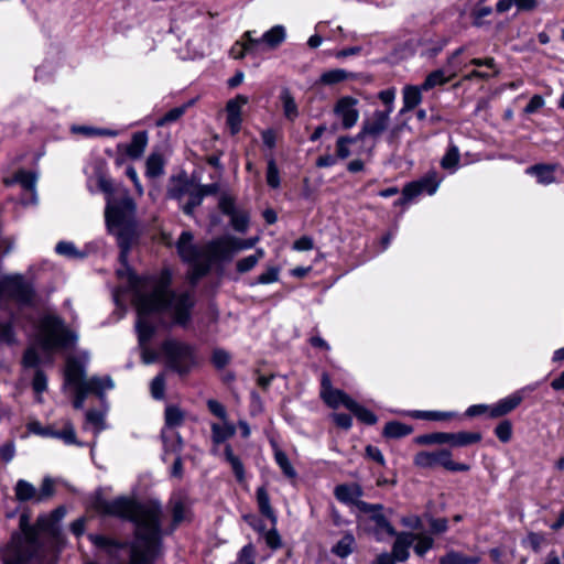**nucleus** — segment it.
Returning a JSON list of instances; mask_svg holds the SVG:
<instances>
[{"mask_svg":"<svg viewBox=\"0 0 564 564\" xmlns=\"http://www.w3.org/2000/svg\"><path fill=\"white\" fill-rule=\"evenodd\" d=\"M280 270L276 267L269 268L265 272L258 276V283L270 284L279 280Z\"/></svg>","mask_w":564,"mask_h":564,"instance_id":"nucleus-62","label":"nucleus"},{"mask_svg":"<svg viewBox=\"0 0 564 564\" xmlns=\"http://www.w3.org/2000/svg\"><path fill=\"white\" fill-rule=\"evenodd\" d=\"M148 144V134L145 131L135 132L132 135L131 143L127 148V154L131 159H139Z\"/></svg>","mask_w":564,"mask_h":564,"instance_id":"nucleus-29","label":"nucleus"},{"mask_svg":"<svg viewBox=\"0 0 564 564\" xmlns=\"http://www.w3.org/2000/svg\"><path fill=\"white\" fill-rule=\"evenodd\" d=\"M208 410L216 415L217 417L221 419L223 421L227 420V412L224 405L216 401V400H208L207 401Z\"/></svg>","mask_w":564,"mask_h":564,"instance_id":"nucleus-64","label":"nucleus"},{"mask_svg":"<svg viewBox=\"0 0 564 564\" xmlns=\"http://www.w3.org/2000/svg\"><path fill=\"white\" fill-rule=\"evenodd\" d=\"M459 149L455 144H451L441 160V166L444 170L455 171L459 164Z\"/></svg>","mask_w":564,"mask_h":564,"instance_id":"nucleus-34","label":"nucleus"},{"mask_svg":"<svg viewBox=\"0 0 564 564\" xmlns=\"http://www.w3.org/2000/svg\"><path fill=\"white\" fill-rule=\"evenodd\" d=\"M185 112V107H176L169 110L163 117L156 121L158 127H163L178 120Z\"/></svg>","mask_w":564,"mask_h":564,"instance_id":"nucleus-54","label":"nucleus"},{"mask_svg":"<svg viewBox=\"0 0 564 564\" xmlns=\"http://www.w3.org/2000/svg\"><path fill=\"white\" fill-rule=\"evenodd\" d=\"M267 183L272 188H278L281 184L280 172L273 158L268 160Z\"/></svg>","mask_w":564,"mask_h":564,"instance_id":"nucleus-45","label":"nucleus"},{"mask_svg":"<svg viewBox=\"0 0 564 564\" xmlns=\"http://www.w3.org/2000/svg\"><path fill=\"white\" fill-rule=\"evenodd\" d=\"M161 354L165 359L166 367L180 376L189 373L198 365L195 348L184 341L164 340L161 345Z\"/></svg>","mask_w":564,"mask_h":564,"instance_id":"nucleus-7","label":"nucleus"},{"mask_svg":"<svg viewBox=\"0 0 564 564\" xmlns=\"http://www.w3.org/2000/svg\"><path fill=\"white\" fill-rule=\"evenodd\" d=\"M522 401L521 395L512 394L505 399H501L498 403L490 406V416L499 417L516 409Z\"/></svg>","mask_w":564,"mask_h":564,"instance_id":"nucleus-21","label":"nucleus"},{"mask_svg":"<svg viewBox=\"0 0 564 564\" xmlns=\"http://www.w3.org/2000/svg\"><path fill=\"white\" fill-rule=\"evenodd\" d=\"M554 171V165L536 164L530 166L527 173L534 175L540 184L547 185L555 181Z\"/></svg>","mask_w":564,"mask_h":564,"instance_id":"nucleus-28","label":"nucleus"},{"mask_svg":"<svg viewBox=\"0 0 564 564\" xmlns=\"http://www.w3.org/2000/svg\"><path fill=\"white\" fill-rule=\"evenodd\" d=\"M29 432L40 435L42 437H53L56 436V431L52 425L43 426L39 421H31L28 423Z\"/></svg>","mask_w":564,"mask_h":564,"instance_id":"nucleus-43","label":"nucleus"},{"mask_svg":"<svg viewBox=\"0 0 564 564\" xmlns=\"http://www.w3.org/2000/svg\"><path fill=\"white\" fill-rule=\"evenodd\" d=\"M257 502L261 514L268 518L272 525H275L278 520L276 514L271 507L270 497L264 487H259L257 489Z\"/></svg>","mask_w":564,"mask_h":564,"instance_id":"nucleus-22","label":"nucleus"},{"mask_svg":"<svg viewBox=\"0 0 564 564\" xmlns=\"http://www.w3.org/2000/svg\"><path fill=\"white\" fill-rule=\"evenodd\" d=\"M193 235L189 231H183L177 240L176 248L180 257L186 262H197L204 258L203 247L198 248L193 243Z\"/></svg>","mask_w":564,"mask_h":564,"instance_id":"nucleus-16","label":"nucleus"},{"mask_svg":"<svg viewBox=\"0 0 564 564\" xmlns=\"http://www.w3.org/2000/svg\"><path fill=\"white\" fill-rule=\"evenodd\" d=\"M481 440L480 433L471 432H458V433H445L437 432L431 434H424L416 437V442L422 445L430 444H451L452 446L463 447L474 443H478Z\"/></svg>","mask_w":564,"mask_h":564,"instance_id":"nucleus-9","label":"nucleus"},{"mask_svg":"<svg viewBox=\"0 0 564 564\" xmlns=\"http://www.w3.org/2000/svg\"><path fill=\"white\" fill-rule=\"evenodd\" d=\"M451 452L438 449L434 452H419L414 457V464L421 468H435L442 466L447 469L451 464Z\"/></svg>","mask_w":564,"mask_h":564,"instance_id":"nucleus-15","label":"nucleus"},{"mask_svg":"<svg viewBox=\"0 0 564 564\" xmlns=\"http://www.w3.org/2000/svg\"><path fill=\"white\" fill-rule=\"evenodd\" d=\"M419 182L421 184L420 186L423 192H426L427 194L433 195L434 193H436V191L440 186L441 178L438 177L436 172H430L424 177L419 180Z\"/></svg>","mask_w":564,"mask_h":564,"instance_id":"nucleus-40","label":"nucleus"},{"mask_svg":"<svg viewBox=\"0 0 564 564\" xmlns=\"http://www.w3.org/2000/svg\"><path fill=\"white\" fill-rule=\"evenodd\" d=\"M355 539L351 534L344 535L333 547V552L339 557L348 556L354 550Z\"/></svg>","mask_w":564,"mask_h":564,"instance_id":"nucleus-39","label":"nucleus"},{"mask_svg":"<svg viewBox=\"0 0 564 564\" xmlns=\"http://www.w3.org/2000/svg\"><path fill=\"white\" fill-rule=\"evenodd\" d=\"M151 395L155 400H162L165 397V375L159 373L150 383Z\"/></svg>","mask_w":564,"mask_h":564,"instance_id":"nucleus-42","label":"nucleus"},{"mask_svg":"<svg viewBox=\"0 0 564 564\" xmlns=\"http://www.w3.org/2000/svg\"><path fill=\"white\" fill-rule=\"evenodd\" d=\"M98 183L107 195L105 216L108 229L117 237L121 249L119 259L127 265L128 252L135 235V204L126 188H115L110 180L100 177Z\"/></svg>","mask_w":564,"mask_h":564,"instance_id":"nucleus-3","label":"nucleus"},{"mask_svg":"<svg viewBox=\"0 0 564 564\" xmlns=\"http://www.w3.org/2000/svg\"><path fill=\"white\" fill-rule=\"evenodd\" d=\"M172 517L175 525L180 524L186 518L185 505L180 499L172 502Z\"/></svg>","mask_w":564,"mask_h":564,"instance_id":"nucleus-60","label":"nucleus"},{"mask_svg":"<svg viewBox=\"0 0 564 564\" xmlns=\"http://www.w3.org/2000/svg\"><path fill=\"white\" fill-rule=\"evenodd\" d=\"M184 413L177 408L170 405L165 410V423L170 427L178 426L183 423Z\"/></svg>","mask_w":564,"mask_h":564,"instance_id":"nucleus-46","label":"nucleus"},{"mask_svg":"<svg viewBox=\"0 0 564 564\" xmlns=\"http://www.w3.org/2000/svg\"><path fill=\"white\" fill-rule=\"evenodd\" d=\"M358 99L344 96L340 97L334 106V115L340 120L341 127L349 130L356 126L359 120Z\"/></svg>","mask_w":564,"mask_h":564,"instance_id":"nucleus-12","label":"nucleus"},{"mask_svg":"<svg viewBox=\"0 0 564 564\" xmlns=\"http://www.w3.org/2000/svg\"><path fill=\"white\" fill-rule=\"evenodd\" d=\"M193 264L191 281L195 283L198 279L204 276L210 269V263L206 260L197 262H191Z\"/></svg>","mask_w":564,"mask_h":564,"instance_id":"nucleus-58","label":"nucleus"},{"mask_svg":"<svg viewBox=\"0 0 564 564\" xmlns=\"http://www.w3.org/2000/svg\"><path fill=\"white\" fill-rule=\"evenodd\" d=\"M218 207L223 214L229 217L237 212L235 198L227 194L220 196Z\"/></svg>","mask_w":564,"mask_h":564,"instance_id":"nucleus-56","label":"nucleus"},{"mask_svg":"<svg viewBox=\"0 0 564 564\" xmlns=\"http://www.w3.org/2000/svg\"><path fill=\"white\" fill-rule=\"evenodd\" d=\"M372 521L375 522L377 529L386 532L389 535H395L397 532L393 529V527L390 524V522L387 520V518L382 514L381 511L373 513L371 516Z\"/></svg>","mask_w":564,"mask_h":564,"instance_id":"nucleus-53","label":"nucleus"},{"mask_svg":"<svg viewBox=\"0 0 564 564\" xmlns=\"http://www.w3.org/2000/svg\"><path fill=\"white\" fill-rule=\"evenodd\" d=\"M235 253L232 236H221L203 246V260H206L210 264L230 261Z\"/></svg>","mask_w":564,"mask_h":564,"instance_id":"nucleus-10","label":"nucleus"},{"mask_svg":"<svg viewBox=\"0 0 564 564\" xmlns=\"http://www.w3.org/2000/svg\"><path fill=\"white\" fill-rule=\"evenodd\" d=\"M422 85L419 86H405L403 89V108L401 112L410 111L414 109L422 101Z\"/></svg>","mask_w":564,"mask_h":564,"instance_id":"nucleus-23","label":"nucleus"},{"mask_svg":"<svg viewBox=\"0 0 564 564\" xmlns=\"http://www.w3.org/2000/svg\"><path fill=\"white\" fill-rule=\"evenodd\" d=\"M348 410L351 411L358 420L366 424H375L377 422V416L373 412L369 411L365 406L358 404L356 401L349 402Z\"/></svg>","mask_w":564,"mask_h":564,"instance_id":"nucleus-35","label":"nucleus"},{"mask_svg":"<svg viewBox=\"0 0 564 564\" xmlns=\"http://www.w3.org/2000/svg\"><path fill=\"white\" fill-rule=\"evenodd\" d=\"M391 112V108L386 110H375L373 113L364 121L356 139L364 140L366 137L377 139L380 137L389 127Z\"/></svg>","mask_w":564,"mask_h":564,"instance_id":"nucleus-11","label":"nucleus"},{"mask_svg":"<svg viewBox=\"0 0 564 564\" xmlns=\"http://www.w3.org/2000/svg\"><path fill=\"white\" fill-rule=\"evenodd\" d=\"M55 438L62 440L66 445H78L82 446L76 438V433L73 424L66 420L62 431H56Z\"/></svg>","mask_w":564,"mask_h":564,"instance_id":"nucleus-38","label":"nucleus"},{"mask_svg":"<svg viewBox=\"0 0 564 564\" xmlns=\"http://www.w3.org/2000/svg\"><path fill=\"white\" fill-rule=\"evenodd\" d=\"M15 498L21 502L36 499V488L29 481L20 479L14 487Z\"/></svg>","mask_w":564,"mask_h":564,"instance_id":"nucleus-31","label":"nucleus"},{"mask_svg":"<svg viewBox=\"0 0 564 564\" xmlns=\"http://www.w3.org/2000/svg\"><path fill=\"white\" fill-rule=\"evenodd\" d=\"M90 356L88 351H82L77 356H68L65 366V383L72 387L74 391L73 405L75 409H82L89 393L101 398L106 390L115 387L109 376L91 378L86 377V366Z\"/></svg>","mask_w":564,"mask_h":564,"instance_id":"nucleus-4","label":"nucleus"},{"mask_svg":"<svg viewBox=\"0 0 564 564\" xmlns=\"http://www.w3.org/2000/svg\"><path fill=\"white\" fill-rule=\"evenodd\" d=\"M225 460L230 465L237 481L242 482L246 479L245 466L241 459L234 453L231 445L227 444L224 451Z\"/></svg>","mask_w":564,"mask_h":564,"instance_id":"nucleus-27","label":"nucleus"},{"mask_svg":"<svg viewBox=\"0 0 564 564\" xmlns=\"http://www.w3.org/2000/svg\"><path fill=\"white\" fill-rule=\"evenodd\" d=\"M230 223L236 231L245 232L248 228L249 216L243 212H236L230 216Z\"/></svg>","mask_w":564,"mask_h":564,"instance_id":"nucleus-50","label":"nucleus"},{"mask_svg":"<svg viewBox=\"0 0 564 564\" xmlns=\"http://www.w3.org/2000/svg\"><path fill=\"white\" fill-rule=\"evenodd\" d=\"M360 139L351 137H339L336 142V155L338 159L345 160L350 155L349 145Z\"/></svg>","mask_w":564,"mask_h":564,"instance_id":"nucleus-44","label":"nucleus"},{"mask_svg":"<svg viewBox=\"0 0 564 564\" xmlns=\"http://www.w3.org/2000/svg\"><path fill=\"white\" fill-rule=\"evenodd\" d=\"M236 433V426L227 420L224 421V424H212V440L213 443L219 445L224 443L226 440L232 437Z\"/></svg>","mask_w":564,"mask_h":564,"instance_id":"nucleus-26","label":"nucleus"},{"mask_svg":"<svg viewBox=\"0 0 564 564\" xmlns=\"http://www.w3.org/2000/svg\"><path fill=\"white\" fill-rule=\"evenodd\" d=\"M10 299L21 305H31L34 299L32 285L20 274L0 276V300Z\"/></svg>","mask_w":564,"mask_h":564,"instance_id":"nucleus-8","label":"nucleus"},{"mask_svg":"<svg viewBox=\"0 0 564 564\" xmlns=\"http://www.w3.org/2000/svg\"><path fill=\"white\" fill-rule=\"evenodd\" d=\"M495 434L502 443H508L512 436V424L510 421L505 420L500 422L496 429Z\"/></svg>","mask_w":564,"mask_h":564,"instance_id":"nucleus-51","label":"nucleus"},{"mask_svg":"<svg viewBox=\"0 0 564 564\" xmlns=\"http://www.w3.org/2000/svg\"><path fill=\"white\" fill-rule=\"evenodd\" d=\"M22 362L28 368L37 367L41 364V358L35 347H29L25 350Z\"/></svg>","mask_w":564,"mask_h":564,"instance_id":"nucleus-59","label":"nucleus"},{"mask_svg":"<svg viewBox=\"0 0 564 564\" xmlns=\"http://www.w3.org/2000/svg\"><path fill=\"white\" fill-rule=\"evenodd\" d=\"M420 182L419 181H415V182H411L409 184H406L402 191V195L403 197L399 200L395 202V205H399V204H403L405 202H409L411 200L412 198L416 197L417 195H420L421 193H423L421 186H420Z\"/></svg>","mask_w":564,"mask_h":564,"instance_id":"nucleus-47","label":"nucleus"},{"mask_svg":"<svg viewBox=\"0 0 564 564\" xmlns=\"http://www.w3.org/2000/svg\"><path fill=\"white\" fill-rule=\"evenodd\" d=\"M99 510L132 521L135 524V540L131 544L130 564H152L161 547V505L154 501L138 503L119 497L99 502Z\"/></svg>","mask_w":564,"mask_h":564,"instance_id":"nucleus-2","label":"nucleus"},{"mask_svg":"<svg viewBox=\"0 0 564 564\" xmlns=\"http://www.w3.org/2000/svg\"><path fill=\"white\" fill-rule=\"evenodd\" d=\"M54 494V482L51 478H45L41 485L40 492L36 495V500L41 501L51 497Z\"/></svg>","mask_w":564,"mask_h":564,"instance_id":"nucleus-63","label":"nucleus"},{"mask_svg":"<svg viewBox=\"0 0 564 564\" xmlns=\"http://www.w3.org/2000/svg\"><path fill=\"white\" fill-rule=\"evenodd\" d=\"M286 40V29L282 24L273 25L265 31L260 37L252 35L251 45L257 48L258 53L271 52L280 47Z\"/></svg>","mask_w":564,"mask_h":564,"instance_id":"nucleus-13","label":"nucleus"},{"mask_svg":"<svg viewBox=\"0 0 564 564\" xmlns=\"http://www.w3.org/2000/svg\"><path fill=\"white\" fill-rule=\"evenodd\" d=\"M55 251L67 258H83L84 253L79 252L75 245L69 241H61L56 245Z\"/></svg>","mask_w":564,"mask_h":564,"instance_id":"nucleus-48","label":"nucleus"},{"mask_svg":"<svg viewBox=\"0 0 564 564\" xmlns=\"http://www.w3.org/2000/svg\"><path fill=\"white\" fill-rule=\"evenodd\" d=\"M395 535L391 555L398 562H405L410 555L409 549L413 545L416 536L410 532H402Z\"/></svg>","mask_w":564,"mask_h":564,"instance_id":"nucleus-18","label":"nucleus"},{"mask_svg":"<svg viewBox=\"0 0 564 564\" xmlns=\"http://www.w3.org/2000/svg\"><path fill=\"white\" fill-rule=\"evenodd\" d=\"M78 336L68 329L57 316H45L37 333V344L43 351L51 354L58 349H65L77 341Z\"/></svg>","mask_w":564,"mask_h":564,"instance_id":"nucleus-5","label":"nucleus"},{"mask_svg":"<svg viewBox=\"0 0 564 564\" xmlns=\"http://www.w3.org/2000/svg\"><path fill=\"white\" fill-rule=\"evenodd\" d=\"M32 388L37 394L43 393L47 389V377L43 370L36 369L32 380Z\"/></svg>","mask_w":564,"mask_h":564,"instance_id":"nucleus-57","label":"nucleus"},{"mask_svg":"<svg viewBox=\"0 0 564 564\" xmlns=\"http://www.w3.org/2000/svg\"><path fill=\"white\" fill-rule=\"evenodd\" d=\"M23 535L13 534L3 554V564H29L40 550L36 530L24 524V518L20 521Z\"/></svg>","mask_w":564,"mask_h":564,"instance_id":"nucleus-6","label":"nucleus"},{"mask_svg":"<svg viewBox=\"0 0 564 564\" xmlns=\"http://www.w3.org/2000/svg\"><path fill=\"white\" fill-rule=\"evenodd\" d=\"M129 283L135 289L134 303L138 313L135 328L141 347L142 361L150 365L158 359V354L147 345L155 332L152 321L154 314L167 312L176 324L186 325L191 318V310L195 304L192 292L175 293L169 289L170 279L145 278L141 281L126 268Z\"/></svg>","mask_w":564,"mask_h":564,"instance_id":"nucleus-1","label":"nucleus"},{"mask_svg":"<svg viewBox=\"0 0 564 564\" xmlns=\"http://www.w3.org/2000/svg\"><path fill=\"white\" fill-rule=\"evenodd\" d=\"M188 196H189V199L188 202L183 206V212L186 214V215H193L194 213V209L199 206L203 202V197L202 195L194 188L191 189V192H188Z\"/></svg>","mask_w":564,"mask_h":564,"instance_id":"nucleus-55","label":"nucleus"},{"mask_svg":"<svg viewBox=\"0 0 564 564\" xmlns=\"http://www.w3.org/2000/svg\"><path fill=\"white\" fill-rule=\"evenodd\" d=\"M164 172L163 159L160 154L153 153L147 160V176L151 178L159 177Z\"/></svg>","mask_w":564,"mask_h":564,"instance_id":"nucleus-37","label":"nucleus"},{"mask_svg":"<svg viewBox=\"0 0 564 564\" xmlns=\"http://www.w3.org/2000/svg\"><path fill=\"white\" fill-rule=\"evenodd\" d=\"M254 31H247L241 36V41L236 42V44L232 46L230 53L234 58L240 59L243 58L247 54L251 55H258L257 48L252 47L251 41H252V34H254Z\"/></svg>","mask_w":564,"mask_h":564,"instance_id":"nucleus-20","label":"nucleus"},{"mask_svg":"<svg viewBox=\"0 0 564 564\" xmlns=\"http://www.w3.org/2000/svg\"><path fill=\"white\" fill-rule=\"evenodd\" d=\"M412 432L411 426L398 421H392L386 424L383 435L389 438H399L409 435Z\"/></svg>","mask_w":564,"mask_h":564,"instance_id":"nucleus-33","label":"nucleus"},{"mask_svg":"<svg viewBox=\"0 0 564 564\" xmlns=\"http://www.w3.org/2000/svg\"><path fill=\"white\" fill-rule=\"evenodd\" d=\"M279 98L282 105L284 117L289 121H295L300 115V111L291 90L288 87H283L280 91Z\"/></svg>","mask_w":564,"mask_h":564,"instance_id":"nucleus-19","label":"nucleus"},{"mask_svg":"<svg viewBox=\"0 0 564 564\" xmlns=\"http://www.w3.org/2000/svg\"><path fill=\"white\" fill-rule=\"evenodd\" d=\"M464 52L463 47L457 48L448 58L447 69H436L432 73H430L425 80L422 84V89L424 91H427L436 86L444 85L448 83L452 78H454L457 74L456 72V65L455 59Z\"/></svg>","mask_w":564,"mask_h":564,"instance_id":"nucleus-14","label":"nucleus"},{"mask_svg":"<svg viewBox=\"0 0 564 564\" xmlns=\"http://www.w3.org/2000/svg\"><path fill=\"white\" fill-rule=\"evenodd\" d=\"M321 398L327 405L334 409L338 408L340 404L348 409L349 402L355 401L347 393L338 389L321 392Z\"/></svg>","mask_w":564,"mask_h":564,"instance_id":"nucleus-25","label":"nucleus"},{"mask_svg":"<svg viewBox=\"0 0 564 564\" xmlns=\"http://www.w3.org/2000/svg\"><path fill=\"white\" fill-rule=\"evenodd\" d=\"M273 448H274V459H275V463L281 468L282 473L288 478H295L296 477V470L292 466L288 455L282 449H280L276 446V444H273Z\"/></svg>","mask_w":564,"mask_h":564,"instance_id":"nucleus-32","label":"nucleus"},{"mask_svg":"<svg viewBox=\"0 0 564 564\" xmlns=\"http://www.w3.org/2000/svg\"><path fill=\"white\" fill-rule=\"evenodd\" d=\"M334 495L341 502H354L357 498L361 497L362 491L356 485H338L335 488Z\"/></svg>","mask_w":564,"mask_h":564,"instance_id":"nucleus-30","label":"nucleus"},{"mask_svg":"<svg viewBox=\"0 0 564 564\" xmlns=\"http://www.w3.org/2000/svg\"><path fill=\"white\" fill-rule=\"evenodd\" d=\"M481 561L478 555H465L462 552L451 550L440 557V564H479Z\"/></svg>","mask_w":564,"mask_h":564,"instance_id":"nucleus-24","label":"nucleus"},{"mask_svg":"<svg viewBox=\"0 0 564 564\" xmlns=\"http://www.w3.org/2000/svg\"><path fill=\"white\" fill-rule=\"evenodd\" d=\"M348 78V73L344 69H330L322 74L321 83L324 85H334Z\"/></svg>","mask_w":564,"mask_h":564,"instance_id":"nucleus-41","label":"nucleus"},{"mask_svg":"<svg viewBox=\"0 0 564 564\" xmlns=\"http://www.w3.org/2000/svg\"><path fill=\"white\" fill-rule=\"evenodd\" d=\"M212 361L216 368L221 369L230 361V355L224 349H215L213 351Z\"/></svg>","mask_w":564,"mask_h":564,"instance_id":"nucleus-61","label":"nucleus"},{"mask_svg":"<svg viewBox=\"0 0 564 564\" xmlns=\"http://www.w3.org/2000/svg\"><path fill=\"white\" fill-rule=\"evenodd\" d=\"M263 257L264 251L262 249H258L253 254L242 258L237 262V271L240 273H246L252 270Z\"/></svg>","mask_w":564,"mask_h":564,"instance_id":"nucleus-36","label":"nucleus"},{"mask_svg":"<svg viewBox=\"0 0 564 564\" xmlns=\"http://www.w3.org/2000/svg\"><path fill=\"white\" fill-rule=\"evenodd\" d=\"M416 544L414 545V552L419 556H423L429 550L433 547V539L427 535L415 534Z\"/></svg>","mask_w":564,"mask_h":564,"instance_id":"nucleus-52","label":"nucleus"},{"mask_svg":"<svg viewBox=\"0 0 564 564\" xmlns=\"http://www.w3.org/2000/svg\"><path fill=\"white\" fill-rule=\"evenodd\" d=\"M15 181L28 191L34 192L36 184V176L33 173L20 171L15 175Z\"/></svg>","mask_w":564,"mask_h":564,"instance_id":"nucleus-49","label":"nucleus"},{"mask_svg":"<svg viewBox=\"0 0 564 564\" xmlns=\"http://www.w3.org/2000/svg\"><path fill=\"white\" fill-rule=\"evenodd\" d=\"M248 104V97L243 95H238L235 98L230 99L226 105L227 111V124L232 134L239 132L241 127V109L243 106Z\"/></svg>","mask_w":564,"mask_h":564,"instance_id":"nucleus-17","label":"nucleus"}]
</instances>
